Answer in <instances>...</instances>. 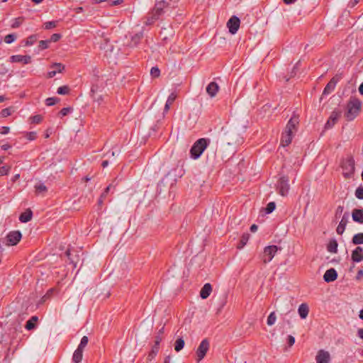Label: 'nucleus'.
<instances>
[{
  "label": "nucleus",
  "mask_w": 363,
  "mask_h": 363,
  "mask_svg": "<svg viewBox=\"0 0 363 363\" xmlns=\"http://www.w3.org/2000/svg\"><path fill=\"white\" fill-rule=\"evenodd\" d=\"M159 349H160V346H156L154 344V345L152 347V350H150V352L148 354L147 359L148 361H152L155 357V356L157 354V353L159 352Z\"/></svg>",
  "instance_id": "nucleus-30"
},
{
  "label": "nucleus",
  "mask_w": 363,
  "mask_h": 363,
  "mask_svg": "<svg viewBox=\"0 0 363 363\" xmlns=\"http://www.w3.org/2000/svg\"><path fill=\"white\" fill-rule=\"evenodd\" d=\"M298 117L294 116L290 118V120L288 121L286 128L289 130H291L294 132H296L297 130V125L298 124Z\"/></svg>",
  "instance_id": "nucleus-23"
},
{
  "label": "nucleus",
  "mask_w": 363,
  "mask_h": 363,
  "mask_svg": "<svg viewBox=\"0 0 363 363\" xmlns=\"http://www.w3.org/2000/svg\"><path fill=\"white\" fill-rule=\"evenodd\" d=\"M62 38V35L60 33H54L51 35L50 38L48 40L51 42H57Z\"/></svg>",
  "instance_id": "nucleus-57"
},
{
  "label": "nucleus",
  "mask_w": 363,
  "mask_h": 363,
  "mask_svg": "<svg viewBox=\"0 0 363 363\" xmlns=\"http://www.w3.org/2000/svg\"><path fill=\"white\" fill-rule=\"evenodd\" d=\"M279 247L277 245H269L264 247L262 259L264 264L269 262L277 252Z\"/></svg>",
  "instance_id": "nucleus-4"
},
{
  "label": "nucleus",
  "mask_w": 363,
  "mask_h": 363,
  "mask_svg": "<svg viewBox=\"0 0 363 363\" xmlns=\"http://www.w3.org/2000/svg\"><path fill=\"white\" fill-rule=\"evenodd\" d=\"M11 169L10 166H3L0 167V174L1 176L7 175Z\"/></svg>",
  "instance_id": "nucleus-52"
},
{
  "label": "nucleus",
  "mask_w": 363,
  "mask_h": 363,
  "mask_svg": "<svg viewBox=\"0 0 363 363\" xmlns=\"http://www.w3.org/2000/svg\"><path fill=\"white\" fill-rule=\"evenodd\" d=\"M177 98V94L175 93H171L169 96L167 98V100L166 101L164 111L167 112L170 108V106L174 103Z\"/></svg>",
  "instance_id": "nucleus-27"
},
{
  "label": "nucleus",
  "mask_w": 363,
  "mask_h": 363,
  "mask_svg": "<svg viewBox=\"0 0 363 363\" xmlns=\"http://www.w3.org/2000/svg\"><path fill=\"white\" fill-rule=\"evenodd\" d=\"M218 90L219 86L218 84L215 82L209 83L206 87V92L211 98L216 96Z\"/></svg>",
  "instance_id": "nucleus-16"
},
{
  "label": "nucleus",
  "mask_w": 363,
  "mask_h": 363,
  "mask_svg": "<svg viewBox=\"0 0 363 363\" xmlns=\"http://www.w3.org/2000/svg\"><path fill=\"white\" fill-rule=\"evenodd\" d=\"M349 217H350L349 212H345L343 214L342 219L336 229V232L338 235H342L344 233L346 225L348 223Z\"/></svg>",
  "instance_id": "nucleus-13"
},
{
  "label": "nucleus",
  "mask_w": 363,
  "mask_h": 363,
  "mask_svg": "<svg viewBox=\"0 0 363 363\" xmlns=\"http://www.w3.org/2000/svg\"><path fill=\"white\" fill-rule=\"evenodd\" d=\"M317 363H329L330 360V353L323 350H320L315 357Z\"/></svg>",
  "instance_id": "nucleus-12"
},
{
  "label": "nucleus",
  "mask_w": 363,
  "mask_h": 363,
  "mask_svg": "<svg viewBox=\"0 0 363 363\" xmlns=\"http://www.w3.org/2000/svg\"><path fill=\"white\" fill-rule=\"evenodd\" d=\"M89 339L86 336H84L80 341L77 348L84 350V347L87 345Z\"/></svg>",
  "instance_id": "nucleus-43"
},
{
  "label": "nucleus",
  "mask_w": 363,
  "mask_h": 363,
  "mask_svg": "<svg viewBox=\"0 0 363 363\" xmlns=\"http://www.w3.org/2000/svg\"><path fill=\"white\" fill-rule=\"evenodd\" d=\"M355 196L359 199H363V186H359L355 190Z\"/></svg>",
  "instance_id": "nucleus-50"
},
{
  "label": "nucleus",
  "mask_w": 363,
  "mask_h": 363,
  "mask_svg": "<svg viewBox=\"0 0 363 363\" xmlns=\"http://www.w3.org/2000/svg\"><path fill=\"white\" fill-rule=\"evenodd\" d=\"M37 40V35H31L25 40L26 46L33 45Z\"/></svg>",
  "instance_id": "nucleus-35"
},
{
  "label": "nucleus",
  "mask_w": 363,
  "mask_h": 363,
  "mask_svg": "<svg viewBox=\"0 0 363 363\" xmlns=\"http://www.w3.org/2000/svg\"><path fill=\"white\" fill-rule=\"evenodd\" d=\"M351 258L354 262H360L363 261V248L359 246L357 247L352 252Z\"/></svg>",
  "instance_id": "nucleus-15"
},
{
  "label": "nucleus",
  "mask_w": 363,
  "mask_h": 363,
  "mask_svg": "<svg viewBox=\"0 0 363 363\" xmlns=\"http://www.w3.org/2000/svg\"><path fill=\"white\" fill-rule=\"evenodd\" d=\"M162 340V336H160V335H157L155 337V345L156 346H160V342H161Z\"/></svg>",
  "instance_id": "nucleus-63"
},
{
  "label": "nucleus",
  "mask_w": 363,
  "mask_h": 363,
  "mask_svg": "<svg viewBox=\"0 0 363 363\" xmlns=\"http://www.w3.org/2000/svg\"><path fill=\"white\" fill-rule=\"evenodd\" d=\"M73 111V108L71 107H66L61 109V111L59 112V114L61 116V117L65 116L68 115L69 113H71Z\"/></svg>",
  "instance_id": "nucleus-48"
},
{
  "label": "nucleus",
  "mask_w": 363,
  "mask_h": 363,
  "mask_svg": "<svg viewBox=\"0 0 363 363\" xmlns=\"http://www.w3.org/2000/svg\"><path fill=\"white\" fill-rule=\"evenodd\" d=\"M54 291H55V289L53 288L50 289L47 291V293L43 296V298H42L43 301H45L46 300L49 299L52 296Z\"/></svg>",
  "instance_id": "nucleus-56"
},
{
  "label": "nucleus",
  "mask_w": 363,
  "mask_h": 363,
  "mask_svg": "<svg viewBox=\"0 0 363 363\" xmlns=\"http://www.w3.org/2000/svg\"><path fill=\"white\" fill-rule=\"evenodd\" d=\"M52 68H54V70H57V72H61L65 69V66L61 63H54L52 65Z\"/></svg>",
  "instance_id": "nucleus-51"
},
{
  "label": "nucleus",
  "mask_w": 363,
  "mask_h": 363,
  "mask_svg": "<svg viewBox=\"0 0 363 363\" xmlns=\"http://www.w3.org/2000/svg\"><path fill=\"white\" fill-rule=\"evenodd\" d=\"M150 74L153 77H158L160 74V70L157 67H153L150 69Z\"/></svg>",
  "instance_id": "nucleus-49"
},
{
  "label": "nucleus",
  "mask_w": 363,
  "mask_h": 363,
  "mask_svg": "<svg viewBox=\"0 0 363 363\" xmlns=\"http://www.w3.org/2000/svg\"><path fill=\"white\" fill-rule=\"evenodd\" d=\"M60 101V99L57 97H50L45 100V104L48 106H53Z\"/></svg>",
  "instance_id": "nucleus-42"
},
{
  "label": "nucleus",
  "mask_w": 363,
  "mask_h": 363,
  "mask_svg": "<svg viewBox=\"0 0 363 363\" xmlns=\"http://www.w3.org/2000/svg\"><path fill=\"white\" fill-rule=\"evenodd\" d=\"M344 211V207L342 206H338L335 211V216L336 218H340L342 214Z\"/></svg>",
  "instance_id": "nucleus-58"
},
{
  "label": "nucleus",
  "mask_w": 363,
  "mask_h": 363,
  "mask_svg": "<svg viewBox=\"0 0 363 363\" xmlns=\"http://www.w3.org/2000/svg\"><path fill=\"white\" fill-rule=\"evenodd\" d=\"M185 342L182 337L178 338L174 343V350L176 352L181 351L184 347Z\"/></svg>",
  "instance_id": "nucleus-33"
},
{
  "label": "nucleus",
  "mask_w": 363,
  "mask_h": 363,
  "mask_svg": "<svg viewBox=\"0 0 363 363\" xmlns=\"http://www.w3.org/2000/svg\"><path fill=\"white\" fill-rule=\"evenodd\" d=\"M13 112L12 107L6 108L1 110V116L4 118L9 116L11 115Z\"/></svg>",
  "instance_id": "nucleus-46"
},
{
  "label": "nucleus",
  "mask_w": 363,
  "mask_h": 363,
  "mask_svg": "<svg viewBox=\"0 0 363 363\" xmlns=\"http://www.w3.org/2000/svg\"><path fill=\"white\" fill-rule=\"evenodd\" d=\"M362 277H363V270H362V269H359V270L357 272V276H356V279H357V280H359V279H361Z\"/></svg>",
  "instance_id": "nucleus-64"
},
{
  "label": "nucleus",
  "mask_w": 363,
  "mask_h": 363,
  "mask_svg": "<svg viewBox=\"0 0 363 363\" xmlns=\"http://www.w3.org/2000/svg\"><path fill=\"white\" fill-rule=\"evenodd\" d=\"M69 90H70L69 87L67 85H65V86H60L57 89V93L60 95H65V94H69Z\"/></svg>",
  "instance_id": "nucleus-39"
},
{
  "label": "nucleus",
  "mask_w": 363,
  "mask_h": 363,
  "mask_svg": "<svg viewBox=\"0 0 363 363\" xmlns=\"http://www.w3.org/2000/svg\"><path fill=\"white\" fill-rule=\"evenodd\" d=\"M157 20V16L153 12V11L151 10L147 13V16L145 17L144 23L145 26H150L152 25Z\"/></svg>",
  "instance_id": "nucleus-21"
},
{
  "label": "nucleus",
  "mask_w": 363,
  "mask_h": 363,
  "mask_svg": "<svg viewBox=\"0 0 363 363\" xmlns=\"http://www.w3.org/2000/svg\"><path fill=\"white\" fill-rule=\"evenodd\" d=\"M352 242L354 245L363 244V233L355 234L352 238Z\"/></svg>",
  "instance_id": "nucleus-32"
},
{
  "label": "nucleus",
  "mask_w": 363,
  "mask_h": 363,
  "mask_svg": "<svg viewBox=\"0 0 363 363\" xmlns=\"http://www.w3.org/2000/svg\"><path fill=\"white\" fill-rule=\"evenodd\" d=\"M340 111H333L331 113L328 121L325 125V129H329L333 128L334 125L337 122L339 118L340 117Z\"/></svg>",
  "instance_id": "nucleus-10"
},
{
  "label": "nucleus",
  "mask_w": 363,
  "mask_h": 363,
  "mask_svg": "<svg viewBox=\"0 0 363 363\" xmlns=\"http://www.w3.org/2000/svg\"><path fill=\"white\" fill-rule=\"evenodd\" d=\"M362 101L357 98H351L347 104V111L345 116L347 121H353L359 113Z\"/></svg>",
  "instance_id": "nucleus-1"
},
{
  "label": "nucleus",
  "mask_w": 363,
  "mask_h": 363,
  "mask_svg": "<svg viewBox=\"0 0 363 363\" xmlns=\"http://www.w3.org/2000/svg\"><path fill=\"white\" fill-rule=\"evenodd\" d=\"M337 242L336 240H330L327 246V250L331 253H336L337 251Z\"/></svg>",
  "instance_id": "nucleus-29"
},
{
  "label": "nucleus",
  "mask_w": 363,
  "mask_h": 363,
  "mask_svg": "<svg viewBox=\"0 0 363 363\" xmlns=\"http://www.w3.org/2000/svg\"><path fill=\"white\" fill-rule=\"evenodd\" d=\"M276 320H277V316H276L275 312L273 311V312L270 313V314L267 317V323L268 325H270V326L273 325L275 323Z\"/></svg>",
  "instance_id": "nucleus-36"
},
{
  "label": "nucleus",
  "mask_w": 363,
  "mask_h": 363,
  "mask_svg": "<svg viewBox=\"0 0 363 363\" xmlns=\"http://www.w3.org/2000/svg\"><path fill=\"white\" fill-rule=\"evenodd\" d=\"M153 11V12L156 14V16H157L158 19L160 18V16L164 14V9H158L157 6H154L153 9H152Z\"/></svg>",
  "instance_id": "nucleus-53"
},
{
  "label": "nucleus",
  "mask_w": 363,
  "mask_h": 363,
  "mask_svg": "<svg viewBox=\"0 0 363 363\" xmlns=\"http://www.w3.org/2000/svg\"><path fill=\"white\" fill-rule=\"evenodd\" d=\"M35 195H41L44 196L48 192V187L41 182H37L35 186Z\"/></svg>",
  "instance_id": "nucleus-17"
},
{
  "label": "nucleus",
  "mask_w": 363,
  "mask_h": 363,
  "mask_svg": "<svg viewBox=\"0 0 363 363\" xmlns=\"http://www.w3.org/2000/svg\"><path fill=\"white\" fill-rule=\"evenodd\" d=\"M248 240H249V234H243L242 235L240 242L238 245V248H239V249L242 248L246 245Z\"/></svg>",
  "instance_id": "nucleus-34"
},
{
  "label": "nucleus",
  "mask_w": 363,
  "mask_h": 363,
  "mask_svg": "<svg viewBox=\"0 0 363 363\" xmlns=\"http://www.w3.org/2000/svg\"><path fill=\"white\" fill-rule=\"evenodd\" d=\"M292 138H293V137L291 136L289 134H283L282 133L281 138V145L284 147L289 145L291 143Z\"/></svg>",
  "instance_id": "nucleus-31"
},
{
  "label": "nucleus",
  "mask_w": 363,
  "mask_h": 363,
  "mask_svg": "<svg viewBox=\"0 0 363 363\" xmlns=\"http://www.w3.org/2000/svg\"><path fill=\"white\" fill-rule=\"evenodd\" d=\"M153 11V12L156 14V16H157L158 19L160 18V16L164 14V9H158L157 6H154L153 9H152Z\"/></svg>",
  "instance_id": "nucleus-55"
},
{
  "label": "nucleus",
  "mask_w": 363,
  "mask_h": 363,
  "mask_svg": "<svg viewBox=\"0 0 363 363\" xmlns=\"http://www.w3.org/2000/svg\"><path fill=\"white\" fill-rule=\"evenodd\" d=\"M210 347V342L208 339H203L200 345H199L196 354L197 356L196 361L199 362L201 361L204 357L206 356L207 352L208 351Z\"/></svg>",
  "instance_id": "nucleus-6"
},
{
  "label": "nucleus",
  "mask_w": 363,
  "mask_h": 363,
  "mask_svg": "<svg viewBox=\"0 0 363 363\" xmlns=\"http://www.w3.org/2000/svg\"><path fill=\"white\" fill-rule=\"evenodd\" d=\"M50 43V40H40L39 42L38 48L40 50H43L47 49L49 47V44Z\"/></svg>",
  "instance_id": "nucleus-45"
},
{
  "label": "nucleus",
  "mask_w": 363,
  "mask_h": 363,
  "mask_svg": "<svg viewBox=\"0 0 363 363\" xmlns=\"http://www.w3.org/2000/svg\"><path fill=\"white\" fill-rule=\"evenodd\" d=\"M287 342L289 347H291L295 343V338L292 335H289L287 337Z\"/></svg>",
  "instance_id": "nucleus-61"
},
{
  "label": "nucleus",
  "mask_w": 363,
  "mask_h": 363,
  "mask_svg": "<svg viewBox=\"0 0 363 363\" xmlns=\"http://www.w3.org/2000/svg\"><path fill=\"white\" fill-rule=\"evenodd\" d=\"M157 6L158 9H164L165 8L169 6V3L165 0H156L155 6Z\"/></svg>",
  "instance_id": "nucleus-37"
},
{
  "label": "nucleus",
  "mask_w": 363,
  "mask_h": 363,
  "mask_svg": "<svg viewBox=\"0 0 363 363\" xmlns=\"http://www.w3.org/2000/svg\"><path fill=\"white\" fill-rule=\"evenodd\" d=\"M111 184L108 185L106 189L104 191V192L101 194V196H100V199H99V201L101 202L102 201V199H104L107 194L108 193L109 190H110V188H111Z\"/></svg>",
  "instance_id": "nucleus-60"
},
{
  "label": "nucleus",
  "mask_w": 363,
  "mask_h": 363,
  "mask_svg": "<svg viewBox=\"0 0 363 363\" xmlns=\"http://www.w3.org/2000/svg\"><path fill=\"white\" fill-rule=\"evenodd\" d=\"M209 143L210 140L208 138L197 140L190 150L191 157L194 160L199 158Z\"/></svg>",
  "instance_id": "nucleus-2"
},
{
  "label": "nucleus",
  "mask_w": 363,
  "mask_h": 363,
  "mask_svg": "<svg viewBox=\"0 0 363 363\" xmlns=\"http://www.w3.org/2000/svg\"><path fill=\"white\" fill-rule=\"evenodd\" d=\"M57 21H47V22L44 23L43 28L45 30H50L53 28H55L57 26Z\"/></svg>",
  "instance_id": "nucleus-38"
},
{
  "label": "nucleus",
  "mask_w": 363,
  "mask_h": 363,
  "mask_svg": "<svg viewBox=\"0 0 363 363\" xmlns=\"http://www.w3.org/2000/svg\"><path fill=\"white\" fill-rule=\"evenodd\" d=\"M276 208V203L274 201L269 202L267 203L266 208H265V213L267 214H269L272 213Z\"/></svg>",
  "instance_id": "nucleus-40"
},
{
  "label": "nucleus",
  "mask_w": 363,
  "mask_h": 363,
  "mask_svg": "<svg viewBox=\"0 0 363 363\" xmlns=\"http://www.w3.org/2000/svg\"><path fill=\"white\" fill-rule=\"evenodd\" d=\"M298 314L302 319H305L308 314L309 308L306 303H301L298 309Z\"/></svg>",
  "instance_id": "nucleus-25"
},
{
  "label": "nucleus",
  "mask_w": 363,
  "mask_h": 363,
  "mask_svg": "<svg viewBox=\"0 0 363 363\" xmlns=\"http://www.w3.org/2000/svg\"><path fill=\"white\" fill-rule=\"evenodd\" d=\"M212 292V286L209 283H206L203 285L200 291V296L203 299L207 298L211 293Z\"/></svg>",
  "instance_id": "nucleus-20"
},
{
  "label": "nucleus",
  "mask_w": 363,
  "mask_h": 363,
  "mask_svg": "<svg viewBox=\"0 0 363 363\" xmlns=\"http://www.w3.org/2000/svg\"><path fill=\"white\" fill-rule=\"evenodd\" d=\"M143 38V33L139 32L131 36L130 41L127 43L128 46L136 47Z\"/></svg>",
  "instance_id": "nucleus-18"
},
{
  "label": "nucleus",
  "mask_w": 363,
  "mask_h": 363,
  "mask_svg": "<svg viewBox=\"0 0 363 363\" xmlns=\"http://www.w3.org/2000/svg\"><path fill=\"white\" fill-rule=\"evenodd\" d=\"M38 318L37 316H32L26 323V328L28 330H31L35 328L36 327V322L38 321Z\"/></svg>",
  "instance_id": "nucleus-26"
},
{
  "label": "nucleus",
  "mask_w": 363,
  "mask_h": 363,
  "mask_svg": "<svg viewBox=\"0 0 363 363\" xmlns=\"http://www.w3.org/2000/svg\"><path fill=\"white\" fill-rule=\"evenodd\" d=\"M16 39V35L14 33L8 34L4 38L5 43L10 44Z\"/></svg>",
  "instance_id": "nucleus-44"
},
{
  "label": "nucleus",
  "mask_w": 363,
  "mask_h": 363,
  "mask_svg": "<svg viewBox=\"0 0 363 363\" xmlns=\"http://www.w3.org/2000/svg\"><path fill=\"white\" fill-rule=\"evenodd\" d=\"M22 238V234L19 230L11 231L6 237V245H17Z\"/></svg>",
  "instance_id": "nucleus-8"
},
{
  "label": "nucleus",
  "mask_w": 363,
  "mask_h": 363,
  "mask_svg": "<svg viewBox=\"0 0 363 363\" xmlns=\"http://www.w3.org/2000/svg\"><path fill=\"white\" fill-rule=\"evenodd\" d=\"M83 357V350L77 348V350L74 352L72 356V361L74 363H79L82 360Z\"/></svg>",
  "instance_id": "nucleus-28"
},
{
  "label": "nucleus",
  "mask_w": 363,
  "mask_h": 363,
  "mask_svg": "<svg viewBox=\"0 0 363 363\" xmlns=\"http://www.w3.org/2000/svg\"><path fill=\"white\" fill-rule=\"evenodd\" d=\"M337 278V272L334 268L328 269L323 275V279L327 283L334 281Z\"/></svg>",
  "instance_id": "nucleus-14"
},
{
  "label": "nucleus",
  "mask_w": 363,
  "mask_h": 363,
  "mask_svg": "<svg viewBox=\"0 0 363 363\" xmlns=\"http://www.w3.org/2000/svg\"><path fill=\"white\" fill-rule=\"evenodd\" d=\"M352 220L359 223H363V208H354L352 213Z\"/></svg>",
  "instance_id": "nucleus-19"
},
{
  "label": "nucleus",
  "mask_w": 363,
  "mask_h": 363,
  "mask_svg": "<svg viewBox=\"0 0 363 363\" xmlns=\"http://www.w3.org/2000/svg\"><path fill=\"white\" fill-rule=\"evenodd\" d=\"M26 137L27 138L28 140H35L36 138V133L35 132H28L26 133Z\"/></svg>",
  "instance_id": "nucleus-59"
},
{
  "label": "nucleus",
  "mask_w": 363,
  "mask_h": 363,
  "mask_svg": "<svg viewBox=\"0 0 363 363\" xmlns=\"http://www.w3.org/2000/svg\"><path fill=\"white\" fill-rule=\"evenodd\" d=\"M240 20L238 17L236 16H231L227 22V27L229 32L233 35L235 34L240 28Z\"/></svg>",
  "instance_id": "nucleus-9"
},
{
  "label": "nucleus",
  "mask_w": 363,
  "mask_h": 363,
  "mask_svg": "<svg viewBox=\"0 0 363 363\" xmlns=\"http://www.w3.org/2000/svg\"><path fill=\"white\" fill-rule=\"evenodd\" d=\"M10 128L7 126H2L0 128V133L3 135L8 134L9 133Z\"/></svg>",
  "instance_id": "nucleus-62"
},
{
  "label": "nucleus",
  "mask_w": 363,
  "mask_h": 363,
  "mask_svg": "<svg viewBox=\"0 0 363 363\" xmlns=\"http://www.w3.org/2000/svg\"><path fill=\"white\" fill-rule=\"evenodd\" d=\"M157 20V16L153 12V11L151 10L147 13V16L145 17L144 23L145 26H150L152 25Z\"/></svg>",
  "instance_id": "nucleus-22"
},
{
  "label": "nucleus",
  "mask_w": 363,
  "mask_h": 363,
  "mask_svg": "<svg viewBox=\"0 0 363 363\" xmlns=\"http://www.w3.org/2000/svg\"><path fill=\"white\" fill-rule=\"evenodd\" d=\"M33 212L30 208H28L24 212L21 213L19 216V220L21 223H27L32 219Z\"/></svg>",
  "instance_id": "nucleus-24"
},
{
  "label": "nucleus",
  "mask_w": 363,
  "mask_h": 363,
  "mask_svg": "<svg viewBox=\"0 0 363 363\" xmlns=\"http://www.w3.org/2000/svg\"><path fill=\"white\" fill-rule=\"evenodd\" d=\"M31 123L38 124L43 121V116L41 115H35L30 118Z\"/></svg>",
  "instance_id": "nucleus-47"
},
{
  "label": "nucleus",
  "mask_w": 363,
  "mask_h": 363,
  "mask_svg": "<svg viewBox=\"0 0 363 363\" xmlns=\"http://www.w3.org/2000/svg\"><path fill=\"white\" fill-rule=\"evenodd\" d=\"M153 11V12L156 14V16H157L158 19L160 18V16L164 14V9H158L157 6H154L153 9H152Z\"/></svg>",
  "instance_id": "nucleus-54"
},
{
  "label": "nucleus",
  "mask_w": 363,
  "mask_h": 363,
  "mask_svg": "<svg viewBox=\"0 0 363 363\" xmlns=\"http://www.w3.org/2000/svg\"><path fill=\"white\" fill-rule=\"evenodd\" d=\"M9 61L12 63L22 62L27 65L31 62V57L30 55H15L10 57Z\"/></svg>",
  "instance_id": "nucleus-11"
},
{
  "label": "nucleus",
  "mask_w": 363,
  "mask_h": 363,
  "mask_svg": "<svg viewBox=\"0 0 363 363\" xmlns=\"http://www.w3.org/2000/svg\"><path fill=\"white\" fill-rule=\"evenodd\" d=\"M289 177L287 176H283L280 177L277 182V189L278 193L282 196H285L288 194L289 191Z\"/></svg>",
  "instance_id": "nucleus-5"
},
{
  "label": "nucleus",
  "mask_w": 363,
  "mask_h": 363,
  "mask_svg": "<svg viewBox=\"0 0 363 363\" xmlns=\"http://www.w3.org/2000/svg\"><path fill=\"white\" fill-rule=\"evenodd\" d=\"M343 74L342 73L336 74L327 84L325 87L323 89V94L328 95L334 91L336 84L342 79Z\"/></svg>",
  "instance_id": "nucleus-7"
},
{
  "label": "nucleus",
  "mask_w": 363,
  "mask_h": 363,
  "mask_svg": "<svg viewBox=\"0 0 363 363\" xmlns=\"http://www.w3.org/2000/svg\"><path fill=\"white\" fill-rule=\"evenodd\" d=\"M24 18L23 17H18L13 20V23L11 24L12 28H18L23 22Z\"/></svg>",
  "instance_id": "nucleus-41"
},
{
  "label": "nucleus",
  "mask_w": 363,
  "mask_h": 363,
  "mask_svg": "<svg viewBox=\"0 0 363 363\" xmlns=\"http://www.w3.org/2000/svg\"><path fill=\"white\" fill-rule=\"evenodd\" d=\"M341 167L345 179H350L355 172V162L352 157H349L342 162Z\"/></svg>",
  "instance_id": "nucleus-3"
}]
</instances>
